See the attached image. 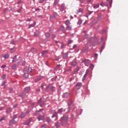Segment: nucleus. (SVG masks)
I'll return each instance as SVG.
<instances>
[{
	"instance_id": "obj_1",
	"label": "nucleus",
	"mask_w": 128,
	"mask_h": 128,
	"mask_svg": "<svg viewBox=\"0 0 128 128\" xmlns=\"http://www.w3.org/2000/svg\"><path fill=\"white\" fill-rule=\"evenodd\" d=\"M22 60V58L20 56L18 55H15L12 58V62H16L18 64V66H20V62Z\"/></svg>"
},
{
	"instance_id": "obj_2",
	"label": "nucleus",
	"mask_w": 128,
	"mask_h": 128,
	"mask_svg": "<svg viewBox=\"0 0 128 128\" xmlns=\"http://www.w3.org/2000/svg\"><path fill=\"white\" fill-rule=\"evenodd\" d=\"M68 116L66 114L64 115L61 118L62 126H66V122H68Z\"/></svg>"
},
{
	"instance_id": "obj_3",
	"label": "nucleus",
	"mask_w": 128,
	"mask_h": 128,
	"mask_svg": "<svg viewBox=\"0 0 128 128\" xmlns=\"http://www.w3.org/2000/svg\"><path fill=\"white\" fill-rule=\"evenodd\" d=\"M32 72V68H26L24 69V78H28V73Z\"/></svg>"
},
{
	"instance_id": "obj_4",
	"label": "nucleus",
	"mask_w": 128,
	"mask_h": 128,
	"mask_svg": "<svg viewBox=\"0 0 128 128\" xmlns=\"http://www.w3.org/2000/svg\"><path fill=\"white\" fill-rule=\"evenodd\" d=\"M59 10L60 12H64V10H66V4H62L60 7L59 8Z\"/></svg>"
},
{
	"instance_id": "obj_5",
	"label": "nucleus",
	"mask_w": 128,
	"mask_h": 128,
	"mask_svg": "<svg viewBox=\"0 0 128 128\" xmlns=\"http://www.w3.org/2000/svg\"><path fill=\"white\" fill-rule=\"evenodd\" d=\"M44 36H46V40H48V39L50 38V32H46Z\"/></svg>"
},
{
	"instance_id": "obj_6",
	"label": "nucleus",
	"mask_w": 128,
	"mask_h": 128,
	"mask_svg": "<svg viewBox=\"0 0 128 128\" xmlns=\"http://www.w3.org/2000/svg\"><path fill=\"white\" fill-rule=\"evenodd\" d=\"M48 89L50 90L54 91V87H53L52 85H49L46 87V90L48 91Z\"/></svg>"
},
{
	"instance_id": "obj_7",
	"label": "nucleus",
	"mask_w": 128,
	"mask_h": 128,
	"mask_svg": "<svg viewBox=\"0 0 128 128\" xmlns=\"http://www.w3.org/2000/svg\"><path fill=\"white\" fill-rule=\"evenodd\" d=\"M52 118H56L55 120H58V112H55L54 113L53 115L52 116Z\"/></svg>"
},
{
	"instance_id": "obj_8",
	"label": "nucleus",
	"mask_w": 128,
	"mask_h": 128,
	"mask_svg": "<svg viewBox=\"0 0 128 128\" xmlns=\"http://www.w3.org/2000/svg\"><path fill=\"white\" fill-rule=\"evenodd\" d=\"M58 2H60V0H55L53 4V6L56 8V6H58L59 4Z\"/></svg>"
},
{
	"instance_id": "obj_9",
	"label": "nucleus",
	"mask_w": 128,
	"mask_h": 128,
	"mask_svg": "<svg viewBox=\"0 0 128 128\" xmlns=\"http://www.w3.org/2000/svg\"><path fill=\"white\" fill-rule=\"evenodd\" d=\"M38 104H40V106H42L43 104H44V102L43 100H42V98H40L38 100Z\"/></svg>"
},
{
	"instance_id": "obj_10",
	"label": "nucleus",
	"mask_w": 128,
	"mask_h": 128,
	"mask_svg": "<svg viewBox=\"0 0 128 128\" xmlns=\"http://www.w3.org/2000/svg\"><path fill=\"white\" fill-rule=\"evenodd\" d=\"M80 70V67L76 66L75 70L72 72V74H74L76 72H78Z\"/></svg>"
},
{
	"instance_id": "obj_11",
	"label": "nucleus",
	"mask_w": 128,
	"mask_h": 128,
	"mask_svg": "<svg viewBox=\"0 0 128 128\" xmlns=\"http://www.w3.org/2000/svg\"><path fill=\"white\" fill-rule=\"evenodd\" d=\"M58 16V13L56 12H54L52 16H50V18H54Z\"/></svg>"
},
{
	"instance_id": "obj_12",
	"label": "nucleus",
	"mask_w": 128,
	"mask_h": 128,
	"mask_svg": "<svg viewBox=\"0 0 128 128\" xmlns=\"http://www.w3.org/2000/svg\"><path fill=\"white\" fill-rule=\"evenodd\" d=\"M36 22L35 21H34V23L32 24H29V26H28V28H34V26H36Z\"/></svg>"
},
{
	"instance_id": "obj_13",
	"label": "nucleus",
	"mask_w": 128,
	"mask_h": 128,
	"mask_svg": "<svg viewBox=\"0 0 128 128\" xmlns=\"http://www.w3.org/2000/svg\"><path fill=\"white\" fill-rule=\"evenodd\" d=\"M70 64L72 66H76V61H72L70 62Z\"/></svg>"
},
{
	"instance_id": "obj_14",
	"label": "nucleus",
	"mask_w": 128,
	"mask_h": 128,
	"mask_svg": "<svg viewBox=\"0 0 128 128\" xmlns=\"http://www.w3.org/2000/svg\"><path fill=\"white\" fill-rule=\"evenodd\" d=\"M38 120H44V116H39L38 117Z\"/></svg>"
},
{
	"instance_id": "obj_15",
	"label": "nucleus",
	"mask_w": 128,
	"mask_h": 128,
	"mask_svg": "<svg viewBox=\"0 0 128 128\" xmlns=\"http://www.w3.org/2000/svg\"><path fill=\"white\" fill-rule=\"evenodd\" d=\"M82 86V84L81 82L78 83L76 85V88H77V90H80V86Z\"/></svg>"
},
{
	"instance_id": "obj_16",
	"label": "nucleus",
	"mask_w": 128,
	"mask_h": 128,
	"mask_svg": "<svg viewBox=\"0 0 128 128\" xmlns=\"http://www.w3.org/2000/svg\"><path fill=\"white\" fill-rule=\"evenodd\" d=\"M64 26L62 25L58 28V32H64Z\"/></svg>"
},
{
	"instance_id": "obj_17",
	"label": "nucleus",
	"mask_w": 128,
	"mask_h": 128,
	"mask_svg": "<svg viewBox=\"0 0 128 128\" xmlns=\"http://www.w3.org/2000/svg\"><path fill=\"white\" fill-rule=\"evenodd\" d=\"M38 34H40V32L38 30H36L34 32V37L36 38V36H38Z\"/></svg>"
},
{
	"instance_id": "obj_18",
	"label": "nucleus",
	"mask_w": 128,
	"mask_h": 128,
	"mask_svg": "<svg viewBox=\"0 0 128 128\" xmlns=\"http://www.w3.org/2000/svg\"><path fill=\"white\" fill-rule=\"evenodd\" d=\"M19 65H18V64H12V70H16V68H18V66Z\"/></svg>"
},
{
	"instance_id": "obj_19",
	"label": "nucleus",
	"mask_w": 128,
	"mask_h": 128,
	"mask_svg": "<svg viewBox=\"0 0 128 128\" xmlns=\"http://www.w3.org/2000/svg\"><path fill=\"white\" fill-rule=\"evenodd\" d=\"M30 90V88L28 87H26L24 88V92L28 93Z\"/></svg>"
},
{
	"instance_id": "obj_20",
	"label": "nucleus",
	"mask_w": 128,
	"mask_h": 128,
	"mask_svg": "<svg viewBox=\"0 0 128 128\" xmlns=\"http://www.w3.org/2000/svg\"><path fill=\"white\" fill-rule=\"evenodd\" d=\"M70 96V93H68V92H66V93L64 94V98H68V96Z\"/></svg>"
},
{
	"instance_id": "obj_21",
	"label": "nucleus",
	"mask_w": 128,
	"mask_h": 128,
	"mask_svg": "<svg viewBox=\"0 0 128 128\" xmlns=\"http://www.w3.org/2000/svg\"><path fill=\"white\" fill-rule=\"evenodd\" d=\"M94 8H98L100 4H94L93 6Z\"/></svg>"
},
{
	"instance_id": "obj_22",
	"label": "nucleus",
	"mask_w": 128,
	"mask_h": 128,
	"mask_svg": "<svg viewBox=\"0 0 128 128\" xmlns=\"http://www.w3.org/2000/svg\"><path fill=\"white\" fill-rule=\"evenodd\" d=\"M14 122H16L13 119L12 120H10V126H12V124H14Z\"/></svg>"
},
{
	"instance_id": "obj_23",
	"label": "nucleus",
	"mask_w": 128,
	"mask_h": 128,
	"mask_svg": "<svg viewBox=\"0 0 128 128\" xmlns=\"http://www.w3.org/2000/svg\"><path fill=\"white\" fill-rule=\"evenodd\" d=\"M70 24V20H66L65 22L66 26H69V24Z\"/></svg>"
},
{
	"instance_id": "obj_24",
	"label": "nucleus",
	"mask_w": 128,
	"mask_h": 128,
	"mask_svg": "<svg viewBox=\"0 0 128 128\" xmlns=\"http://www.w3.org/2000/svg\"><path fill=\"white\" fill-rule=\"evenodd\" d=\"M12 108H8L6 110V112L7 114H10V112H12Z\"/></svg>"
},
{
	"instance_id": "obj_25",
	"label": "nucleus",
	"mask_w": 128,
	"mask_h": 128,
	"mask_svg": "<svg viewBox=\"0 0 128 128\" xmlns=\"http://www.w3.org/2000/svg\"><path fill=\"white\" fill-rule=\"evenodd\" d=\"M31 121H32V120L29 119L28 120H27L26 122H24V124H26V126H28V124H30Z\"/></svg>"
},
{
	"instance_id": "obj_26",
	"label": "nucleus",
	"mask_w": 128,
	"mask_h": 128,
	"mask_svg": "<svg viewBox=\"0 0 128 128\" xmlns=\"http://www.w3.org/2000/svg\"><path fill=\"white\" fill-rule=\"evenodd\" d=\"M46 122H47L50 123V122H52V120H50V117H46Z\"/></svg>"
},
{
	"instance_id": "obj_27",
	"label": "nucleus",
	"mask_w": 128,
	"mask_h": 128,
	"mask_svg": "<svg viewBox=\"0 0 128 128\" xmlns=\"http://www.w3.org/2000/svg\"><path fill=\"white\" fill-rule=\"evenodd\" d=\"M42 80V77L39 76L36 79H35V82H38L39 80Z\"/></svg>"
},
{
	"instance_id": "obj_28",
	"label": "nucleus",
	"mask_w": 128,
	"mask_h": 128,
	"mask_svg": "<svg viewBox=\"0 0 128 128\" xmlns=\"http://www.w3.org/2000/svg\"><path fill=\"white\" fill-rule=\"evenodd\" d=\"M62 58L64 59L67 58H68V53H64L63 54Z\"/></svg>"
},
{
	"instance_id": "obj_29",
	"label": "nucleus",
	"mask_w": 128,
	"mask_h": 128,
	"mask_svg": "<svg viewBox=\"0 0 128 128\" xmlns=\"http://www.w3.org/2000/svg\"><path fill=\"white\" fill-rule=\"evenodd\" d=\"M66 30H72V26H68L66 28Z\"/></svg>"
},
{
	"instance_id": "obj_30",
	"label": "nucleus",
	"mask_w": 128,
	"mask_h": 128,
	"mask_svg": "<svg viewBox=\"0 0 128 128\" xmlns=\"http://www.w3.org/2000/svg\"><path fill=\"white\" fill-rule=\"evenodd\" d=\"M3 58L5 60H6V58H10V55H8V54H6L3 56Z\"/></svg>"
},
{
	"instance_id": "obj_31",
	"label": "nucleus",
	"mask_w": 128,
	"mask_h": 128,
	"mask_svg": "<svg viewBox=\"0 0 128 128\" xmlns=\"http://www.w3.org/2000/svg\"><path fill=\"white\" fill-rule=\"evenodd\" d=\"M6 74H4L2 77H1V80H4L6 78Z\"/></svg>"
},
{
	"instance_id": "obj_32",
	"label": "nucleus",
	"mask_w": 128,
	"mask_h": 128,
	"mask_svg": "<svg viewBox=\"0 0 128 128\" xmlns=\"http://www.w3.org/2000/svg\"><path fill=\"white\" fill-rule=\"evenodd\" d=\"M63 108H61L60 109H58V114H62V110H63Z\"/></svg>"
},
{
	"instance_id": "obj_33",
	"label": "nucleus",
	"mask_w": 128,
	"mask_h": 128,
	"mask_svg": "<svg viewBox=\"0 0 128 128\" xmlns=\"http://www.w3.org/2000/svg\"><path fill=\"white\" fill-rule=\"evenodd\" d=\"M82 20H78L77 24H79L80 26V24H82Z\"/></svg>"
},
{
	"instance_id": "obj_34",
	"label": "nucleus",
	"mask_w": 128,
	"mask_h": 128,
	"mask_svg": "<svg viewBox=\"0 0 128 128\" xmlns=\"http://www.w3.org/2000/svg\"><path fill=\"white\" fill-rule=\"evenodd\" d=\"M46 2V0H38V4H44Z\"/></svg>"
},
{
	"instance_id": "obj_35",
	"label": "nucleus",
	"mask_w": 128,
	"mask_h": 128,
	"mask_svg": "<svg viewBox=\"0 0 128 128\" xmlns=\"http://www.w3.org/2000/svg\"><path fill=\"white\" fill-rule=\"evenodd\" d=\"M24 116H26V113L22 112L21 114L20 118H24Z\"/></svg>"
},
{
	"instance_id": "obj_36",
	"label": "nucleus",
	"mask_w": 128,
	"mask_h": 128,
	"mask_svg": "<svg viewBox=\"0 0 128 128\" xmlns=\"http://www.w3.org/2000/svg\"><path fill=\"white\" fill-rule=\"evenodd\" d=\"M16 52V50L14 48L10 49V52H11V54H12V52Z\"/></svg>"
},
{
	"instance_id": "obj_37",
	"label": "nucleus",
	"mask_w": 128,
	"mask_h": 128,
	"mask_svg": "<svg viewBox=\"0 0 128 128\" xmlns=\"http://www.w3.org/2000/svg\"><path fill=\"white\" fill-rule=\"evenodd\" d=\"M60 65H57L56 66V67H55L54 68V70H58V68H60Z\"/></svg>"
},
{
	"instance_id": "obj_38",
	"label": "nucleus",
	"mask_w": 128,
	"mask_h": 128,
	"mask_svg": "<svg viewBox=\"0 0 128 128\" xmlns=\"http://www.w3.org/2000/svg\"><path fill=\"white\" fill-rule=\"evenodd\" d=\"M84 9H82V8H80L78 10V12H83Z\"/></svg>"
},
{
	"instance_id": "obj_39",
	"label": "nucleus",
	"mask_w": 128,
	"mask_h": 128,
	"mask_svg": "<svg viewBox=\"0 0 128 128\" xmlns=\"http://www.w3.org/2000/svg\"><path fill=\"white\" fill-rule=\"evenodd\" d=\"M19 96L20 98H24V93H21L20 94H19Z\"/></svg>"
},
{
	"instance_id": "obj_40",
	"label": "nucleus",
	"mask_w": 128,
	"mask_h": 128,
	"mask_svg": "<svg viewBox=\"0 0 128 128\" xmlns=\"http://www.w3.org/2000/svg\"><path fill=\"white\" fill-rule=\"evenodd\" d=\"M22 0H19L18 2H17V4H22Z\"/></svg>"
},
{
	"instance_id": "obj_41",
	"label": "nucleus",
	"mask_w": 128,
	"mask_h": 128,
	"mask_svg": "<svg viewBox=\"0 0 128 128\" xmlns=\"http://www.w3.org/2000/svg\"><path fill=\"white\" fill-rule=\"evenodd\" d=\"M55 126L56 128H58L60 126V122H57L56 124H55Z\"/></svg>"
},
{
	"instance_id": "obj_42",
	"label": "nucleus",
	"mask_w": 128,
	"mask_h": 128,
	"mask_svg": "<svg viewBox=\"0 0 128 128\" xmlns=\"http://www.w3.org/2000/svg\"><path fill=\"white\" fill-rule=\"evenodd\" d=\"M88 60H83V62H84L85 64H88Z\"/></svg>"
},
{
	"instance_id": "obj_43",
	"label": "nucleus",
	"mask_w": 128,
	"mask_h": 128,
	"mask_svg": "<svg viewBox=\"0 0 128 128\" xmlns=\"http://www.w3.org/2000/svg\"><path fill=\"white\" fill-rule=\"evenodd\" d=\"M5 118H6V116L2 117L1 118H0V122H2V120H4Z\"/></svg>"
},
{
	"instance_id": "obj_44",
	"label": "nucleus",
	"mask_w": 128,
	"mask_h": 128,
	"mask_svg": "<svg viewBox=\"0 0 128 128\" xmlns=\"http://www.w3.org/2000/svg\"><path fill=\"white\" fill-rule=\"evenodd\" d=\"M22 8L21 7L19 9H18L17 10H16V12H22Z\"/></svg>"
},
{
	"instance_id": "obj_45",
	"label": "nucleus",
	"mask_w": 128,
	"mask_h": 128,
	"mask_svg": "<svg viewBox=\"0 0 128 128\" xmlns=\"http://www.w3.org/2000/svg\"><path fill=\"white\" fill-rule=\"evenodd\" d=\"M72 40H69L68 42V44H72Z\"/></svg>"
},
{
	"instance_id": "obj_46",
	"label": "nucleus",
	"mask_w": 128,
	"mask_h": 128,
	"mask_svg": "<svg viewBox=\"0 0 128 128\" xmlns=\"http://www.w3.org/2000/svg\"><path fill=\"white\" fill-rule=\"evenodd\" d=\"M104 46H106V43H104L101 46V48H104Z\"/></svg>"
},
{
	"instance_id": "obj_47",
	"label": "nucleus",
	"mask_w": 128,
	"mask_h": 128,
	"mask_svg": "<svg viewBox=\"0 0 128 128\" xmlns=\"http://www.w3.org/2000/svg\"><path fill=\"white\" fill-rule=\"evenodd\" d=\"M6 67V64H3L1 66V68H4Z\"/></svg>"
},
{
	"instance_id": "obj_48",
	"label": "nucleus",
	"mask_w": 128,
	"mask_h": 128,
	"mask_svg": "<svg viewBox=\"0 0 128 128\" xmlns=\"http://www.w3.org/2000/svg\"><path fill=\"white\" fill-rule=\"evenodd\" d=\"M102 20V16H99L98 18V21H100V20Z\"/></svg>"
},
{
	"instance_id": "obj_49",
	"label": "nucleus",
	"mask_w": 128,
	"mask_h": 128,
	"mask_svg": "<svg viewBox=\"0 0 128 128\" xmlns=\"http://www.w3.org/2000/svg\"><path fill=\"white\" fill-rule=\"evenodd\" d=\"M109 3H110V8H112V0L111 1H110L109 2Z\"/></svg>"
},
{
	"instance_id": "obj_50",
	"label": "nucleus",
	"mask_w": 128,
	"mask_h": 128,
	"mask_svg": "<svg viewBox=\"0 0 128 128\" xmlns=\"http://www.w3.org/2000/svg\"><path fill=\"white\" fill-rule=\"evenodd\" d=\"M10 44H16V42H14V41L12 40L11 41V42H10Z\"/></svg>"
},
{
	"instance_id": "obj_51",
	"label": "nucleus",
	"mask_w": 128,
	"mask_h": 128,
	"mask_svg": "<svg viewBox=\"0 0 128 128\" xmlns=\"http://www.w3.org/2000/svg\"><path fill=\"white\" fill-rule=\"evenodd\" d=\"M3 12H4V14H6V12H8V8H4V11H3Z\"/></svg>"
},
{
	"instance_id": "obj_52",
	"label": "nucleus",
	"mask_w": 128,
	"mask_h": 128,
	"mask_svg": "<svg viewBox=\"0 0 128 128\" xmlns=\"http://www.w3.org/2000/svg\"><path fill=\"white\" fill-rule=\"evenodd\" d=\"M80 4H84V0H79Z\"/></svg>"
},
{
	"instance_id": "obj_53",
	"label": "nucleus",
	"mask_w": 128,
	"mask_h": 128,
	"mask_svg": "<svg viewBox=\"0 0 128 128\" xmlns=\"http://www.w3.org/2000/svg\"><path fill=\"white\" fill-rule=\"evenodd\" d=\"M64 43L61 44L60 48H64Z\"/></svg>"
},
{
	"instance_id": "obj_54",
	"label": "nucleus",
	"mask_w": 128,
	"mask_h": 128,
	"mask_svg": "<svg viewBox=\"0 0 128 128\" xmlns=\"http://www.w3.org/2000/svg\"><path fill=\"white\" fill-rule=\"evenodd\" d=\"M46 52H48V50H44L42 52V54H46Z\"/></svg>"
},
{
	"instance_id": "obj_55",
	"label": "nucleus",
	"mask_w": 128,
	"mask_h": 128,
	"mask_svg": "<svg viewBox=\"0 0 128 128\" xmlns=\"http://www.w3.org/2000/svg\"><path fill=\"white\" fill-rule=\"evenodd\" d=\"M46 124H44L42 125L41 128H46Z\"/></svg>"
},
{
	"instance_id": "obj_56",
	"label": "nucleus",
	"mask_w": 128,
	"mask_h": 128,
	"mask_svg": "<svg viewBox=\"0 0 128 128\" xmlns=\"http://www.w3.org/2000/svg\"><path fill=\"white\" fill-rule=\"evenodd\" d=\"M54 38H56V34H53L52 35V40H54Z\"/></svg>"
},
{
	"instance_id": "obj_57",
	"label": "nucleus",
	"mask_w": 128,
	"mask_h": 128,
	"mask_svg": "<svg viewBox=\"0 0 128 128\" xmlns=\"http://www.w3.org/2000/svg\"><path fill=\"white\" fill-rule=\"evenodd\" d=\"M90 68H91L92 70L94 68V64H92L90 66Z\"/></svg>"
},
{
	"instance_id": "obj_58",
	"label": "nucleus",
	"mask_w": 128,
	"mask_h": 128,
	"mask_svg": "<svg viewBox=\"0 0 128 128\" xmlns=\"http://www.w3.org/2000/svg\"><path fill=\"white\" fill-rule=\"evenodd\" d=\"M6 82V81H3L2 84V86H4Z\"/></svg>"
},
{
	"instance_id": "obj_59",
	"label": "nucleus",
	"mask_w": 128,
	"mask_h": 128,
	"mask_svg": "<svg viewBox=\"0 0 128 128\" xmlns=\"http://www.w3.org/2000/svg\"><path fill=\"white\" fill-rule=\"evenodd\" d=\"M24 64H26V61L23 60L22 62V66H24Z\"/></svg>"
},
{
	"instance_id": "obj_60",
	"label": "nucleus",
	"mask_w": 128,
	"mask_h": 128,
	"mask_svg": "<svg viewBox=\"0 0 128 128\" xmlns=\"http://www.w3.org/2000/svg\"><path fill=\"white\" fill-rule=\"evenodd\" d=\"M16 118V115L14 114V116H13V120H14Z\"/></svg>"
},
{
	"instance_id": "obj_61",
	"label": "nucleus",
	"mask_w": 128,
	"mask_h": 128,
	"mask_svg": "<svg viewBox=\"0 0 128 128\" xmlns=\"http://www.w3.org/2000/svg\"><path fill=\"white\" fill-rule=\"evenodd\" d=\"M38 10L40 11V8H36V9L35 10V11H36V12H38Z\"/></svg>"
},
{
	"instance_id": "obj_62",
	"label": "nucleus",
	"mask_w": 128,
	"mask_h": 128,
	"mask_svg": "<svg viewBox=\"0 0 128 128\" xmlns=\"http://www.w3.org/2000/svg\"><path fill=\"white\" fill-rule=\"evenodd\" d=\"M32 21V19L31 18H28L26 22H31Z\"/></svg>"
},
{
	"instance_id": "obj_63",
	"label": "nucleus",
	"mask_w": 128,
	"mask_h": 128,
	"mask_svg": "<svg viewBox=\"0 0 128 128\" xmlns=\"http://www.w3.org/2000/svg\"><path fill=\"white\" fill-rule=\"evenodd\" d=\"M100 6H104V2H101Z\"/></svg>"
},
{
	"instance_id": "obj_64",
	"label": "nucleus",
	"mask_w": 128,
	"mask_h": 128,
	"mask_svg": "<svg viewBox=\"0 0 128 128\" xmlns=\"http://www.w3.org/2000/svg\"><path fill=\"white\" fill-rule=\"evenodd\" d=\"M66 110L68 111V112H70V108H66Z\"/></svg>"
}]
</instances>
